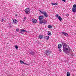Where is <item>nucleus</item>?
<instances>
[{
    "mask_svg": "<svg viewBox=\"0 0 76 76\" xmlns=\"http://www.w3.org/2000/svg\"><path fill=\"white\" fill-rule=\"evenodd\" d=\"M72 12H74V13H76V8H72Z\"/></svg>",
    "mask_w": 76,
    "mask_h": 76,
    "instance_id": "4468645a",
    "label": "nucleus"
},
{
    "mask_svg": "<svg viewBox=\"0 0 76 76\" xmlns=\"http://www.w3.org/2000/svg\"><path fill=\"white\" fill-rule=\"evenodd\" d=\"M18 15H15V16H17Z\"/></svg>",
    "mask_w": 76,
    "mask_h": 76,
    "instance_id": "72a5a7b5",
    "label": "nucleus"
},
{
    "mask_svg": "<svg viewBox=\"0 0 76 76\" xmlns=\"http://www.w3.org/2000/svg\"><path fill=\"white\" fill-rule=\"evenodd\" d=\"M62 1L64 2H65L66 1V0H62Z\"/></svg>",
    "mask_w": 76,
    "mask_h": 76,
    "instance_id": "c756f323",
    "label": "nucleus"
},
{
    "mask_svg": "<svg viewBox=\"0 0 76 76\" xmlns=\"http://www.w3.org/2000/svg\"><path fill=\"white\" fill-rule=\"evenodd\" d=\"M30 53L32 55V56H34L35 54V52L32 50H31L30 52Z\"/></svg>",
    "mask_w": 76,
    "mask_h": 76,
    "instance_id": "9b49d317",
    "label": "nucleus"
},
{
    "mask_svg": "<svg viewBox=\"0 0 76 76\" xmlns=\"http://www.w3.org/2000/svg\"><path fill=\"white\" fill-rule=\"evenodd\" d=\"M20 61L21 64H25V63L23 61Z\"/></svg>",
    "mask_w": 76,
    "mask_h": 76,
    "instance_id": "f3484780",
    "label": "nucleus"
},
{
    "mask_svg": "<svg viewBox=\"0 0 76 76\" xmlns=\"http://www.w3.org/2000/svg\"><path fill=\"white\" fill-rule=\"evenodd\" d=\"M51 4H52V5H54V3H51Z\"/></svg>",
    "mask_w": 76,
    "mask_h": 76,
    "instance_id": "cd10ccee",
    "label": "nucleus"
},
{
    "mask_svg": "<svg viewBox=\"0 0 76 76\" xmlns=\"http://www.w3.org/2000/svg\"><path fill=\"white\" fill-rule=\"evenodd\" d=\"M48 35H51V32L49 31L48 33Z\"/></svg>",
    "mask_w": 76,
    "mask_h": 76,
    "instance_id": "412c9836",
    "label": "nucleus"
},
{
    "mask_svg": "<svg viewBox=\"0 0 76 76\" xmlns=\"http://www.w3.org/2000/svg\"><path fill=\"white\" fill-rule=\"evenodd\" d=\"M43 18L44 16H40L39 17V19L40 24H42V23L46 24L47 23V21L45 20H43Z\"/></svg>",
    "mask_w": 76,
    "mask_h": 76,
    "instance_id": "f03ea898",
    "label": "nucleus"
},
{
    "mask_svg": "<svg viewBox=\"0 0 76 76\" xmlns=\"http://www.w3.org/2000/svg\"><path fill=\"white\" fill-rule=\"evenodd\" d=\"M62 34H64L65 36H66V37H69V35L67 34V33L65 32H61Z\"/></svg>",
    "mask_w": 76,
    "mask_h": 76,
    "instance_id": "6e6552de",
    "label": "nucleus"
},
{
    "mask_svg": "<svg viewBox=\"0 0 76 76\" xmlns=\"http://www.w3.org/2000/svg\"><path fill=\"white\" fill-rule=\"evenodd\" d=\"M58 19L60 21H61V20H62V18H61V17H60V16H59L58 17Z\"/></svg>",
    "mask_w": 76,
    "mask_h": 76,
    "instance_id": "2eb2a0df",
    "label": "nucleus"
},
{
    "mask_svg": "<svg viewBox=\"0 0 76 76\" xmlns=\"http://www.w3.org/2000/svg\"><path fill=\"white\" fill-rule=\"evenodd\" d=\"M13 20V23H14V24H17L18 23V20H16V19H12Z\"/></svg>",
    "mask_w": 76,
    "mask_h": 76,
    "instance_id": "0eeeda50",
    "label": "nucleus"
},
{
    "mask_svg": "<svg viewBox=\"0 0 76 76\" xmlns=\"http://www.w3.org/2000/svg\"><path fill=\"white\" fill-rule=\"evenodd\" d=\"M73 8H76V4H74L73 5Z\"/></svg>",
    "mask_w": 76,
    "mask_h": 76,
    "instance_id": "4be33fe9",
    "label": "nucleus"
},
{
    "mask_svg": "<svg viewBox=\"0 0 76 76\" xmlns=\"http://www.w3.org/2000/svg\"><path fill=\"white\" fill-rule=\"evenodd\" d=\"M25 12L26 13V14L28 15L29 13H30L31 11L29 10V8H27L25 10Z\"/></svg>",
    "mask_w": 76,
    "mask_h": 76,
    "instance_id": "39448f33",
    "label": "nucleus"
},
{
    "mask_svg": "<svg viewBox=\"0 0 76 76\" xmlns=\"http://www.w3.org/2000/svg\"><path fill=\"white\" fill-rule=\"evenodd\" d=\"M10 25H11V23H9V26H10Z\"/></svg>",
    "mask_w": 76,
    "mask_h": 76,
    "instance_id": "7c9ffc66",
    "label": "nucleus"
},
{
    "mask_svg": "<svg viewBox=\"0 0 76 76\" xmlns=\"http://www.w3.org/2000/svg\"><path fill=\"white\" fill-rule=\"evenodd\" d=\"M61 46H62L61 44H59L58 46V48H61Z\"/></svg>",
    "mask_w": 76,
    "mask_h": 76,
    "instance_id": "ddd939ff",
    "label": "nucleus"
},
{
    "mask_svg": "<svg viewBox=\"0 0 76 76\" xmlns=\"http://www.w3.org/2000/svg\"><path fill=\"white\" fill-rule=\"evenodd\" d=\"M48 28H50V29L51 28V26L50 25H48Z\"/></svg>",
    "mask_w": 76,
    "mask_h": 76,
    "instance_id": "6ab92c4d",
    "label": "nucleus"
},
{
    "mask_svg": "<svg viewBox=\"0 0 76 76\" xmlns=\"http://www.w3.org/2000/svg\"><path fill=\"white\" fill-rule=\"evenodd\" d=\"M20 32H19L20 33V34H23V32H27V31L25 30V29H21L20 31Z\"/></svg>",
    "mask_w": 76,
    "mask_h": 76,
    "instance_id": "423d86ee",
    "label": "nucleus"
},
{
    "mask_svg": "<svg viewBox=\"0 0 76 76\" xmlns=\"http://www.w3.org/2000/svg\"><path fill=\"white\" fill-rule=\"evenodd\" d=\"M39 37L40 39H42V35H40L39 36Z\"/></svg>",
    "mask_w": 76,
    "mask_h": 76,
    "instance_id": "a211bd4d",
    "label": "nucleus"
},
{
    "mask_svg": "<svg viewBox=\"0 0 76 76\" xmlns=\"http://www.w3.org/2000/svg\"><path fill=\"white\" fill-rule=\"evenodd\" d=\"M55 6H57V3H55L54 4V5Z\"/></svg>",
    "mask_w": 76,
    "mask_h": 76,
    "instance_id": "a878e982",
    "label": "nucleus"
},
{
    "mask_svg": "<svg viewBox=\"0 0 76 76\" xmlns=\"http://www.w3.org/2000/svg\"><path fill=\"white\" fill-rule=\"evenodd\" d=\"M67 55H70L71 56H73V54L72 53V49H71V51L69 52V54H67Z\"/></svg>",
    "mask_w": 76,
    "mask_h": 76,
    "instance_id": "9d476101",
    "label": "nucleus"
},
{
    "mask_svg": "<svg viewBox=\"0 0 76 76\" xmlns=\"http://www.w3.org/2000/svg\"><path fill=\"white\" fill-rule=\"evenodd\" d=\"M56 18H58V15L57 14H56Z\"/></svg>",
    "mask_w": 76,
    "mask_h": 76,
    "instance_id": "b1692460",
    "label": "nucleus"
},
{
    "mask_svg": "<svg viewBox=\"0 0 76 76\" xmlns=\"http://www.w3.org/2000/svg\"><path fill=\"white\" fill-rule=\"evenodd\" d=\"M66 16L68 17L69 16V14H66Z\"/></svg>",
    "mask_w": 76,
    "mask_h": 76,
    "instance_id": "473e14b6",
    "label": "nucleus"
},
{
    "mask_svg": "<svg viewBox=\"0 0 76 76\" xmlns=\"http://www.w3.org/2000/svg\"><path fill=\"white\" fill-rule=\"evenodd\" d=\"M10 28H12V26H10Z\"/></svg>",
    "mask_w": 76,
    "mask_h": 76,
    "instance_id": "c85d7f7f",
    "label": "nucleus"
},
{
    "mask_svg": "<svg viewBox=\"0 0 76 76\" xmlns=\"http://www.w3.org/2000/svg\"><path fill=\"white\" fill-rule=\"evenodd\" d=\"M45 39H46L47 40H48L50 39V37L48 36H45L44 37Z\"/></svg>",
    "mask_w": 76,
    "mask_h": 76,
    "instance_id": "f8f14e48",
    "label": "nucleus"
},
{
    "mask_svg": "<svg viewBox=\"0 0 76 76\" xmlns=\"http://www.w3.org/2000/svg\"><path fill=\"white\" fill-rule=\"evenodd\" d=\"M1 22H3V21H4V19H2V20H1Z\"/></svg>",
    "mask_w": 76,
    "mask_h": 76,
    "instance_id": "393cba45",
    "label": "nucleus"
},
{
    "mask_svg": "<svg viewBox=\"0 0 76 76\" xmlns=\"http://www.w3.org/2000/svg\"><path fill=\"white\" fill-rule=\"evenodd\" d=\"M32 21L34 23H37V20L35 19H33Z\"/></svg>",
    "mask_w": 76,
    "mask_h": 76,
    "instance_id": "1a4fd4ad",
    "label": "nucleus"
},
{
    "mask_svg": "<svg viewBox=\"0 0 76 76\" xmlns=\"http://www.w3.org/2000/svg\"><path fill=\"white\" fill-rule=\"evenodd\" d=\"M39 12H40L42 14H43V15H44V16L45 17H46V18H47L48 17V14H47V13L45 11H41L40 10H39Z\"/></svg>",
    "mask_w": 76,
    "mask_h": 76,
    "instance_id": "7ed1b4c3",
    "label": "nucleus"
},
{
    "mask_svg": "<svg viewBox=\"0 0 76 76\" xmlns=\"http://www.w3.org/2000/svg\"><path fill=\"white\" fill-rule=\"evenodd\" d=\"M60 52H61V49H60Z\"/></svg>",
    "mask_w": 76,
    "mask_h": 76,
    "instance_id": "f704fd0d",
    "label": "nucleus"
},
{
    "mask_svg": "<svg viewBox=\"0 0 76 76\" xmlns=\"http://www.w3.org/2000/svg\"><path fill=\"white\" fill-rule=\"evenodd\" d=\"M16 31H17L18 32L19 31V29L17 28L16 29Z\"/></svg>",
    "mask_w": 76,
    "mask_h": 76,
    "instance_id": "5701e85b",
    "label": "nucleus"
},
{
    "mask_svg": "<svg viewBox=\"0 0 76 76\" xmlns=\"http://www.w3.org/2000/svg\"><path fill=\"white\" fill-rule=\"evenodd\" d=\"M66 75L67 76H70V74L69 72H67Z\"/></svg>",
    "mask_w": 76,
    "mask_h": 76,
    "instance_id": "dca6fc26",
    "label": "nucleus"
},
{
    "mask_svg": "<svg viewBox=\"0 0 76 76\" xmlns=\"http://www.w3.org/2000/svg\"><path fill=\"white\" fill-rule=\"evenodd\" d=\"M15 48H16V50H18V46H17V45H16Z\"/></svg>",
    "mask_w": 76,
    "mask_h": 76,
    "instance_id": "bb28decb",
    "label": "nucleus"
},
{
    "mask_svg": "<svg viewBox=\"0 0 76 76\" xmlns=\"http://www.w3.org/2000/svg\"><path fill=\"white\" fill-rule=\"evenodd\" d=\"M26 20V17H24L23 18V21L25 22V21Z\"/></svg>",
    "mask_w": 76,
    "mask_h": 76,
    "instance_id": "aec40b11",
    "label": "nucleus"
},
{
    "mask_svg": "<svg viewBox=\"0 0 76 76\" xmlns=\"http://www.w3.org/2000/svg\"><path fill=\"white\" fill-rule=\"evenodd\" d=\"M45 53L46 55L48 56H49V55L51 54V51L48 50H47L45 51Z\"/></svg>",
    "mask_w": 76,
    "mask_h": 76,
    "instance_id": "20e7f679",
    "label": "nucleus"
},
{
    "mask_svg": "<svg viewBox=\"0 0 76 76\" xmlns=\"http://www.w3.org/2000/svg\"><path fill=\"white\" fill-rule=\"evenodd\" d=\"M62 44L63 45V52L66 54H69V52L71 51V49H70L69 46L67 45L66 43H65L64 42H62Z\"/></svg>",
    "mask_w": 76,
    "mask_h": 76,
    "instance_id": "f257e3e1",
    "label": "nucleus"
},
{
    "mask_svg": "<svg viewBox=\"0 0 76 76\" xmlns=\"http://www.w3.org/2000/svg\"><path fill=\"white\" fill-rule=\"evenodd\" d=\"M26 64V65H29L28 64L25 63L24 64Z\"/></svg>",
    "mask_w": 76,
    "mask_h": 76,
    "instance_id": "2f4dec72",
    "label": "nucleus"
}]
</instances>
